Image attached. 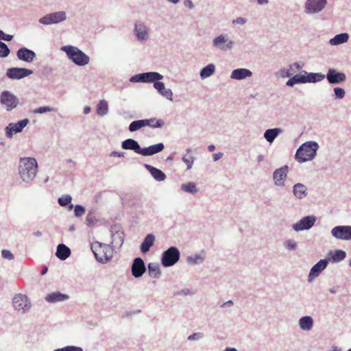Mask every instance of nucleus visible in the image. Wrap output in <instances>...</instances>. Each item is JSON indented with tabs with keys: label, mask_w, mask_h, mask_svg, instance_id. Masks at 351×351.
<instances>
[{
	"label": "nucleus",
	"mask_w": 351,
	"mask_h": 351,
	"mask_svg": "<svg viewBox=\"0 0 351 351\" xmlns=\"http://www.w3.org/2000/svg\"><path fill=\"white\" fill-rule=\"evenodd\" d=\"M290 69H295L294 71H298L299 73L291 77L287 82L286 85L293 87L297 84L316 83L322 81L325 78V75L322 73H308L302 70L303 64L295 62L289 65Z\"/></svg>",
	"instance_id": "f257e3e1"
},
{
	"label": "nucleus",
	"mask_w": 351,
	"mask_h": 351,
	"mask_svg": "<svg viewBox=\"0 0 351 351\" xmlns=\"http://www.w3.org/2000/svg\"><path fill=\"white\" fill-rule=\"evenodd\" d=\"M38 168V162L34 158H21L18 165V174L20 179L25 184H30L36 178Z\"/></svg>",
	"instance_id": "f03ea898"
},
{
	"label": "nucleus",
	"mask_w": 351,
	"mask_h": 351,
	"mask_svg": "<svg viewBox=\"0 0 351 351\" xmlns=\"http://www.w3.org/2000/svg\"><path fill=\"white\" fill-rule=\"evenodd\" d=\"M319 146L315 141H307L302 143L297 149L295 158L299 163L313 160L317 156Z\"/></svg>",
	"instance_id": "7ed1b4c3"
},
{
	"label": "nucleus",
	"mask_w": 351,
	"mask_h": 351,
	"mask_svg": "<svg viewBox=\"0 0 351 351\" xmlns=\"http://www.w3.org/2000/svg\"><path fill=\"white\" fill-rule=\"evenodd\" d=\"M60 50L66 53L69 60L78 66H84L90 62L89 56L77 47L64 45L60 47Z\"/></svg>",
	"instance_id": "20e7f679"
},
{
	"label": "nucleus",
	"mask_w": 351,
	"mask_h": 351,
	"mask_svg": "<svg viewBox=\"0 0 351 351\" xmlns=\"http://www.w3.org/2000/svg\"><path fill=\"white\" fill-rule=\"evenodd\" d=\"M91 250L99 263L106 264L112 260L114 249L110 244L95 241L91 244Z\"/></svg>",
	"instance_id": "39448f33"
},
{
	"label": "nucleus",
	"mask_w": 351,
	"mask_h": 351,
	"mask_svg": "<svg viewBox=\"0 0 351 351\" xmlns=\"http://www.w3.org/2000/svg\"><path fill=\"white\" fill-rule=\"evenodd\" d=\"M211 45L213 48L217 51L228 52L234 48L235 42L230 38L228 34H220L213 38Z\"/></svg>",
	"instance_id": "423d86ee"
},
{
	"label": "nucleus",
	"mask_w": 351,
	"mask_h": 351,
	"mask_svg": "<svg viewBox=\"0 0 351 351\" xmlns=\"http://www.w3.org/2000/svg\"><path fill=\"white\" fill-rule=\"evenodd\" d=\"M14 309L20 314H25L30 311L32 302L30 299L25 294L18 293L12 298Z\"/></svg>",
	"instance_id": "0eeeda50"
},
{
	"label": "nucleus",
	"mask_w": 351,
	"mask_h": 351,
	"mask_svg": "<svg viewBox=\"0 0 351 351\" xmlns=\"http://www.w3.org/2000/svg\"><path fill=\"white\" fill-rule=\"evenodd\" d=\"M164 78L160 73L155 71L142 73L132 76L130 82L132 83H153L158 82Z\"/></svg>",
	"instance_id": "6e6552de"
},
{
	"label": "nucleus",
	"mask_w": 351,
	"mask_h": 351,
	"mask_svg": "<svg viewBox=\"0 0 351 351\" xmlns=\"http://www.w3.org/2000/svg\"><path fill=\"white\" fill-rule=\"evenodd\" d=\"M180 253L176 247L172 246L163 252L161 256V263L165 267L174 265L180 259Z\"/></svg>",
	"instance_id": "1a4fd4ad"
},
{
	"label": "nucleus",
	"mask_w": 351,
	"mask_h": 351,
	"mask_svg": "<svg viewBox=\"0 0 351 351\" xmlns=\"http://www.w3.org/2000/svg\"><path fill=\"white\" fill-rule=\"evenodd\" d=\"M66 14L64 11H58L46 14L43 17L39 19L38 22L45 25H51L57 24L66 21Z\"/></svg>",
	"instance_id": "9d476101"
},
{
	"label": "nucleus",
	"mask_w": 351,
	"mask_h": 351,
	"mask_svg": "<svg viewBox=\"0 0 351 351\" xmlns=\"http://www.w3.org/2000/svg\"><path fill=\"white\" fill-rule=\"evenodd\" d=\"M134 34L138 41L144 43L149 38V29L142 21H136L134 24Z\"/></svg>",
	"instance_id": "9b49d317"
},
{
	"label": "nucleus",
	"mask_w": 351,
	"mask_h": 351,
	"mask_svg": "<svg viewBox=\"0 0 351 351\" xmlns=\"http://www.w3.org/2000/svg\"><path fill=\"white\" fill-rule=\"evenodd\" d=\"M317 221L315 215H308L302 217L292 225V228L295 232L308 230L313 228Z\"/></svg>",
	"instance_id": "f8f14e48"
},
{
	"label": "nucleus",
	"mask_w": 351,
	"mask_h": 351,
	"mask_svg": "<svg viewBox=\"0 0 351 351\" xmlns=\"http://www.w3.org/2000/svg\"><path fill=\"white\" fill-rule=\"evenodd\" d=\"M327 4V0H306L304 10L308 14H315L322 11Z\"/></svg>",
	"instance_id": "ddd939ff"
},
{
	"label": "nucleus",
	"mask_w": 351,
	"mask_h": 351,
	"mask_svg": "<svg viewBox=\"0 0 351 351\" xmlns=\"http://www.w3.org/2000/svg\"><path fill=\"white\" fill-rule=\"evenodd\" d=\"M111 246L113 249H119L122 246L124 241V233L121 228L118 225L111 227Z\"/></svg>",
	"instance_id": "4468645a"
},
{
	"label": "nucleus",
	"mask_w": 351,
	"mask_h": 351,
	"mask_svg": "<svg viewBox=\"0 0 351 351\" xmlns=\"http://www.w3.org/2000/svg\"><path fill=\"white\" fill-rule=\"evenodd\" d=\"M331 234L339 240L351 241V226H337L331 230Z\"/></svg>",
	"instance_id": "2eb2a0df"
},
{
	"label": "nucleus",
	"mask_w": 351,
	"mask_h": 351,
	"mask_svg": "<svg viewBox=\"0 0 351 351\" xmlns=\"http://www.w3.org/2000/svg\"><path fill=\"white\" fill-rule=\"evenodd\" d=\"M288 172L289 167L287 165L276 169L273 172V181L276 186L284 187L285 186V181L287 178Z\"/></svg>",
	"instance_id": "dca6fc26"
},
{
	"label": "nucleus",
	"mask_w": 351,
	"mask_h": 351,
	"mask_svg": "<svg viewBox=\"0 0 351 351\" xmlns=\"http://www.w3.org/2000/svg\"><path fill=\"white\" fill-rule=\"evenodd\" d=\"M29 122L28 119H24L15 123H10L5 129L6 136L8 138H12L14 134L21 132Z\"/></svg>",
	"instance_id": "f3484780"
},
{
	"label": "nucleus",
	"mask_w": 351,
	"mask_h": 351,
	"mask_svg": "<svg viewBox=\"0 0 351 351\" xmlns=\"http://www.w3.org/2000/svg\"><path fill=\"white\" fill-rule=\"evenodd\" d=\"M33 73V71L25 68L12 67L7 70L6 75L12 80H21Z\"/></svg>",
	"instance_id": "a211bd4d"
},
{
	"label": "nucleus",
	"mask_w": 351,
	"mask_h": 351,
	"mask_svg": "<svg viewBox=\"0 0 351 351\" xmlns=\"http://www.w3.org/2000/svg\"><path fill=\"white\" fill-rule=\"evenodd\" d=\"M329 84H339L346 82V75L343 72H339L335 69H329L325 75Z\"/></svg>",
	"instance_id": "6ab92c4d"
},
{
	"label": "nucleus",
	"mask_w": 351,
	"mask_h": 351,
	"mask_svg": "<svg viewBox=\"0 0 351 351\" xmlns=\"http://www.w3.org/2000/svg\"><path fill=\"white\" fill-rule=\"evenodd\" d=\"M19 99L9 91L1 93V104L5 105L6 110L10 111L19 104Z\"/></svg>",
	"instance_id": "aec40b11"
},
{
	"label": "nucleus",
	"mask_w": 351,
	"mask_h": 351,
	"mask_svg": "<svg viewBox=\"0 0 351 351\" xmlns=\"http://www.w3.org/2000/svg\"><path fill=\"white\" fill-rule=\"evenodd\" d=\"M328 264V260L321 259L315 265H314L308 274V281L312 282L315 278L318 277L321 272L326 268Z\"/></svg>",
	"instance_id": "412c9836"
},
{
	"label": "nucleus",
	"mask_w": 351,
	"mask_h": 351,
	"mask_svg": "<svg viewBox=\"0 0 351 351\" xmlns=\"http://www.w3.org/2000/svg\"><path fill=\"white\" fill-rule=\"evenodd\" d=\"M131 271L133 276L136 278L141 277L145 273L146 267L141 258L138 257L134 259Z\"/></svg>",
	"instance_id": "4be33fe9"
},
{
	"label": "nucleus",
	"mask_w": 351,
	"mask_h": 351,
	"mask_svg": "<svg viewBox=\"0 0 351 351\" xmlns=\"http://www.w3.org/2000/svg\"><path fill=\"white\" fill-rule=\"evenodd\" d=\"M16 56L20 60L32 62L36 57V53L26 47H22L17 51Z\"/></svg>",
	"instance_id": "5701e85b"
},
{
	"label": "nucleus",
	"mask_w": 351,
	"mask_h": 351,
	"mask_svg": "<svg viewBox=\"0 0 351 351\" xmlns=\"http://www.w3.org/2000/svg\"><path fill=\"white\" fill-rule=\"evenodd\" d=\"M153 86L162 97L170 101H173V91L170 88H167L163 82L159 80L158 82H155Z\"/></svg>",
	"instance_id": "b1692460"
},
{
	"label": "nucleus",
	"mask_w": 351,
	"mask_h": 351,
	"mask_svg": "<svg viewBox=\"0 0 351 351\" xmlns=\"http://www.w3.org/2000/svg\"><path fill=\"white\" fill-rule=\"evenodd\" d=\"M252 72L245 68H239L233 70L230 73V78L234 80H243L247 77H251Z\"/></svg>",
	"instance_id": "393cba45"
},
{
	"label": "nucleus",
	"mask_w": 351,
	"mask_h": 351,
	"mask_svg": "<svg viewBox=\"0 0 351 351\" xmlns=\"http://www.w3.org/2000/svg\"><path fill=\"white\" fill-rule=\"evenodd\" d=\"M165 148L162 143H158L147 147L141 148L140 154L143 156H149L162 152Z\"/></svg>",
	"instance_id": "a878e982"
},
{
	"label": "nucleus",
	"mask_w": 351,
	"mask_h": 351,
	"mask_svg": "<svg viewBox=\"0 0 351 351\" xmlns=\"http://www.w3.org/2000/svg\"><path fill=\"white\" fill-rule=\"evenodd\" d=\"M206 257V253L204 251H201L189 256L186 258V263L192 266L201 265L204 262Z\"/></svg>",
	"instance_id": "bb28decb"
},
{
	"label": "nucleus",
	"mask_w": 351,
	"mask_h": 351,
	"mask_svg": "<svg viewBox=\"0 0 351 351\" xmlns=\"http://www.w3.org/2000/svg\"><path fill=\"white\" fill-rule=\"evenodd\" d=\"M293 194L298 199H303L308 195L307 186L302 183H297L293 186Z\"/></svg>",
	"instance_id": "cd10ccee"
},
{
	"label": "nucleus",
	"mask_w": 351,
	"mask_h": 351,
	"mask_svg": "<svg viewBox=\"0 0 351 351\" xmlns=\"http://www.w3.org/2000/svg\"><path fill=\"white\" fill-rule=\"evenodd\" d=\"M144 167L156 181L162 182L166 179L165 173L161 170L148 164H145Z\"/></svg>",
	"instance_id": "c85d7f7f"
},
{
	"label": "nucleus",
	"mask_w": 351,
	"mask_h": 351,
	"mask_svg": "<svg viewBox=\"0 0 351 351\" xmlns=\"http://www.w3.org/2000/svg\"><path fill=\"white\" fill-rule=\"evenodd\" d=\"M121 147L124 149L133 150L135 153L140 154L141 147L138 143L132 138H128L121 143Z\"/></svg>",
	"instance_id": "c756f323"
},
{
	"label": "nucleus",
	"mask_w": 351,
	"mask_h": 351,
	"mask_svg": "<svg viewBox=\"0 0 351 351\" xmlns=\"http://www.w3.org/2000/svg\"><path fill=\"white\" fill-rule=\"evenodd\" d=\"M69 298V297L66 294H64L60 292H53L45 297V300L48 302L56 303L66 300Z\"/></svg>",
	"instance_id": "7c9ffc66"
},
{
	"label": "nucleus",
	"mask_w": 351,
	"mask_h": 351,
	"mask_svg": "<svg viewBox=\"0 0 351 351\" xmlns=\"http://www.w3.org/2000/svg\"><path fill=\"white\" fill-rule=\"evenodd\" d=\"M298 324L302 330L309 331L313 328V319L311 316L306 315L299 319Z\"/></svg>",
	"instance_id": "2f4dec72"
},
{
	"label": "nucleus",
	"mask_w": 351,
	"mask_h": 351,
	"mask_svg": "<svg viewBox=\"0 0 351 351\" xmlns=\"http://www.w3.org/2000/svg\"><path fill=\"white\" fill-rule=\"evenodd\" d=\"M282 129L280 128L268 129L265 131L263 136L267 142L271 143L280 134L282 133Z\"/></svg>",
	"instance_id": "473e14b6"
},
{
	"label": "nucleus",
	"mask_w": 351,
	"mask_h": 351,
	"mask_svg": "<svg viewBox=\"0 0 351 351\" xmlns=\"http://www.w3.org/2000/svg\"><path fill=\"white\" fill-rule=\"evenodd\" d=\"M349 34L348 33H341L337 34L333 38L329 40V44L331 46H337L346 43L349 40Z\"/></svg>",
	"instance_id": "72a5a7b5"
},
{
	"label": "nucleus",
	"mask_w": 351,
	"mask_h": 351,
	"mask_svg": "<svg viewBox=\"0 0 351 351\" xmlns=\"http://www.w3.org/2000/svg\"><path fill=\"white\" fill-rule=\"evenodd\" d=\"M56 256L62 260H66L71 255V250L64 244H59L56 252Z\"/></svg>",
	"instance_id": "f704fd0d"
},
{
	"label": "nucleus",
	"mask_w": 351,
	"mask_h": 351,
	"mask_svg": "<svg viewBox=\"0 0 351 351\" xmlns=\"http://www.w3.org/2000/svg\"><path fill=\"white\" fill-rule=\"evenodd\" d=\"M155 241V237L152 234H147L141 245V251L143 253H147L149 252L150 247L154 245Z\"/></svg>",
	"instance_id": "c9c22d12"
},
{
	"label": "nucleus",
	"mask_w": 351,
	"mask_h": 351,
	"mask_svg": "<svg viewBox=\"0 0 351 351\" xmlns=\"http://www.w3.org/2000/svg\"><path fill=\"white\" fill-rule=\"evenodd\" d=\"M215 66L214 64H208L202 68L199 72V76L202 80L206 79L213 75L215 72Z\"/></svg>",
	"instance_id": "e433bc0d"
},
{
	"label": "nucleus",
	"mask_w": 351,
	"mask_h": 351,
	"mask_svg": "<svg viewBox=\"0 0 351 351\" xmlns=\"http://www.w3.org/2000/svg\"><path fill=\"white\" fill-rule=\"evenodd\" d=\"M148 273L151 278H158L161 274V271L158 264L156 263H149Z\"/></svg>",
	"instance_id": "4c0bfd02"
},
{
	"label": "nucleus",
	"mask_w": 351,
	"mask_h": 351,
	"mask_svg": "<svg viewBox=\"0 0 351 351\" xmlns=\"http://www.w3.org/2000/svg\"><path fill=\"white\" fill-rule=\"evenodd\" d=\"M180 189L182 191L191 194H195L199 191V189L197 187L196 184L193 182L182 184L180 186Z\"/></svg>",
	"instance_id": "58836bf2"
},
{
	"label": "nucleus",
	"mask_w": 351,
	"mask_h": 351,
	"mask_svg": "<svg viewBox=\"0 0 351 351\" xmlns=\"http://www.w3.org/2000/svg\"><path fill=\"white\" fill-rule=\"evenodd\" d=\"M149 122L143 119L134 121L129 125L128 129L130 132H133L147 126Z\"/></svg>",
	"instance_id": "ea45409f"
},
{
	"label": "nucleus",
	"mask_w": 351,
	"mask_h": 351,
	"mask_svg": "<svg viewBox=\"0 0 351 351\" xmlns=\"http://www.w3.org/2000/svg\"><path fill=\"white\" fill-rule=\"evenodd\" d=\"M96 111L98 115L104 117L108 112V104L107 101L101 99L97 105Z\"/></svg>",
	"instance_id": "a19ab883"
},
{
	"label": "nucleus",
	"mask_w": 351,
	"mask_h": 351,
	"mask_svg": "<svg viewBox=\"0 0 351 351\" xmlns=\"http://www.w3.org/2000/svg\"><path fill=\"white\" fill-rule=\"evenodd\" d=\"M293 69H281L275 73V76L277 78H286V77H293Z\"/></svg>",
	"instance_id": "79ce46f5"
},
{
	"label": "nucleus",
	"mask_w": 351,
	"mask_h": 351,
	"mask_svg": "<svg viewBox=\"0 0 351 351\" xmlns=\"http://www.w3.org/2000/svg\"><path fill=\"white\" fill-rule=\"evenodd\" d=\"M72 201V197L70 195H66L62 197H60L58 199V204L61 206H66L69 204V210L73 209L74 207L73 204H71Z\"/></svg>",
	"instance_id": "37998d69"
},
{
	"label": "nucleus",
	"mask_w": 351,
	"mask_h": 351,
	"mask_svg": "<svg viewBox=\"0 0 351 351\" xmlns=\"http://www.w3.org/2000/svg\"><path fill=\"white\" fill-rule=\"evenodd\" d=\"M346 257V253L345 251L341 250H335L333 255L332 256V261L335 263H339L345 259Z\"/></svg>",
	"instance_id": "c03bdc74"
},
{
	"label": "nucleus",
	"mask_w": 351,
	"mask_h": 351,
	"mask_svg": "<svg viewBox=\"0 0 351 351\" xmlns=\"http://www.w3.org/2000/svg\"><path fill=\"white\" fill-rule=\"evenodd\" d=\"M182 160L186 165V169L190 170L194 163L195 158L191 155L184 154L182 157Z\"/></svg>",
	"instance_id": "a18cd8bd"
},
{
	"label": "nucleus",
	"mask_w": 351,
	"mask_h": 351,
	"mask_svg": "<svg viewBox=\"0 0 351 351\" xmlns=\"http://www.w3.org/2000/svg\"><path fill=\"white\" fill-rule=\"evenodd\" d=\"M144 120L149 122V124L147 126H150L153 128H160L164 125L163 121L160 119H156V118Z\"/></svg>",
	"instance_id": "49530a36"
},
{
	"label": "nucleus",
	"mask_w": 351,
	"mask_h": 351,
	"mask_svg": "<svg viewBox=\"0 0 351 351\" xmlns=\"http://www.w3.org/2000/svg\"><path fill=\"white\" fill-rule=\"evenodd\" d=\"M283 245L288 251H293L297 249L298 243L293 239H287L284 241Z\"/></svg>",
	"instance_id": "de8ad7c7"
},
{
	"label": "nucleus",
	"mask_w": 351,
	"mask_h": 351,
	"mask_svg": "<svg viewBox=\"0 0 351 351\" xmlns=\"http://www.w3.org/2000/svg\"><path fill=\"white\" fill-rule=\"evenodd\" d=\"M333 97L335 99H342L344 98L346 95V91L343 88L341 87H335L333 89Z\"/></svg>",
	"instance_id": "09e8293b"
},
{
	"label": "nucleus",
	"mask_w": 351,
	"mask_h": 351,
	"mask_svg": "<svg viewBox=\"0 0 351 351\" xmlns=\"http://www.w3.org/2000/svg\"><path fill=\"white\" fill-rule=\"evenodd\" d=\"M56 111V109L53 107L49 106H42L37 108L33 110V113L34 114H43L49 112H53Z\"/></svg>",
	"instance_id": "8fccbe9b"
},
{
	"label": "nucleus",
	"mask_w": 351,
	"mask_h": 351,
	"mask_svg": "<svg viewBox=\"0 0 351 351\" xmlns=\"http://www.w3.org/2000/svg\"><path fill=\"white\" fill-rule=\"evenodd\" d=\"M96 221L97 219L94 216V212L92 210L89 211L86 217V224L89 226H93Z\"/></svg>",
	"instance_id": "3c124183"
},
{
	"label": "nucleus",
	"mask_w": 351,
	"mask_h": 351,
	"mask_svg": "<svg viewBox=\"0 0 351 351\" xmlns=\"http://www.w3.org/2000/svg\"><path fill=\"white\" fill-rule=\"evenodd\" d=\"M53 351H83V349L78 346H67L61 348L56 349Z\"/></svg>",
	"instance_id": "603ef678"
},
{
	"label": "nucleus",
	"mask_w": 351,
	"mask_h": 351,
	"mask_svg": "<svg viewBox=\"0 0 351 351\" xmlns=\"http://www.w3.org/2000/svg\"><path fill=\"white\" fill-rule=\"evenodd\" d=\"M86 210L81 205H75L74 207V215L77 217H80L85 214Z\"/></svg>",
	"instance_id": "864d4df0"
},
{
	"label": "nucleus",
	"mask_w": 351,
	"mask_h": 351,
	"mask_svg": "<svg viewBox=\"0 0 351 351\" xmlns=\"http://www.w3.org/2000/svg\"><path fill=\"white\" fill-rule=\"evenodd\" d=\"M204 333L202 332H194L193 334H191V335H189L188 337V340L189 341H198L202 338H204Z\"/></svg>",
	"instance_id": "5fc2aeb1"
},
{
	"label": "nucleus",
	"mask_w": 351,
	"mask_h": 351,
	"mask_svg": "<svg viewBox=\"0 0 351 351\" xmlns=\"http://www.w3.org/2000/svg\"><path fill=\"white\" fill-rule=\"evenodd\" d=\"M1 256L8 260H13L14 258V254L9 250H1Z\"/></svg>",
	"instance_id": "6e6d98bb"
},
{
	"label": "nucleus",
	"mask_w": 351,
	"mask_h": 351,
	"mask_svg": "<svg viewBox=\"0 0 351 351\" xmlns=\"http://www.w3.org/2000/svg\"><path fill=\"white\" fill-rule=\"evenodd\" d=\"M10 53V49L8 45L1 42V58L7 57Z\"/></svg>",
	"instance_id": "4d7b16f0"
},
{
	"label": "nucleus",
	"mask_w": 351,
	"mask_h": 351,
	"mask_svg": "<svg viewBox=\"0 0 351 351\" xmlns=\"http://www.w3.org/2000/svg\"><path fill=\"white\" fill-rule=\"evenodd\" d=\"M193 292L190 290L189 289H183L180 291H178L176 293V295H193Z\"/></svg>",
	"instance_id": "13d9d810"
},
{
	"label": "nucleus",
	"mask_w": 351,
	"mask_h": 351,
	"mask_svg": "<svg viewBox=\"0 0 351 351\" xmlns=\"http://www.w3.org/2000/svg\"><path fill=\"white\" fill-rule=\"evenodd\" d=\"M247 19L243 17H237L232 21L233 25H244L246 23Z\"/></svg>",
	"instance_id": "bf43d9fd"
},
{
	"label": "nucleus",
	"mask_w": 351,
	"mask_h": 351,
	"mask_svg": "<svg viewBox=\"0 0 351 351\" xmlns=\"http://www.w3.org/2000/svg\"><path fill=\"white\" fill-rule=\"evenodd\" d=\"M184 5L185 7L188 8L190 10H192L195 8L192 0H184Z\"/></svg>",
	"instance_id": "052dcab7"
},
{
	"label": "nucleus",
	"mask_w": 351,
	"mask_h": 351,
	"mask_svg": "<svg viewBox=\"0 0 351 351\" xmlns=\"http://www.w3.org/2000/svg\"><path fill=\"white\" fill-rule=\"evenodd\" d=\"M13 36L5 34L3 31H1V40L10 41L12 39Z\"/></svg>",
	"instance_id": "680f3d73"
},
{
	"label": "nucleus",
	"mask_w": 351,
	"mask_h": 351,
	"mask_svg": "<svg viewBox=\"0 0 351 351\" xmlns=\"http://www.w3.org/2000/svg\"><path fill=\"white\" fill-rule=\"evenodd\" d=\"M124 155H125L124 152H116V151H113L110 154V156H117L118 158H122L124 156Z\"/></svg>",
	"instance_id": "e2e57ef3"
},
{
	"label": "nucleus",
	"mask_w": 351,
	"mask_h": 351,
	"mask_svg": "<svg viewBox=\"0 0 351 351\" xmlns=\"http://www.w3.org/2000/svg\"><path fill=\"white\" fill-rule=\"evenodd\" d=\"M223 156V154L222 152H218L216 154H213V158L214 161L219 160L222 156Z\"/></svg>",
	"instance_id": "0e129e2a"
},
{
	"label": "nucleus",
	"mask_w": 351,
	"mask_h": 351,
	"mask_svg": "<svg viewBox=\"0 0 351 351\" xmlns=\"http://www.w3.org/2000/svg\"><path fill=\"white\" fill-rule=\"evenodd\" d=\"M265 159V157L263 154H258L256 157V161L258 163L262 162Z\"/></svg>",
	"instance_id": "69168bd1"
},
{
	"label": "nucleus",
	"mask_w": 351,
	"mask_h": 351,
	"mask_svg": "<svg viewBox=\"0 0 351 351\" xmlns=\"http://www.w3.org/2000/svg\"><path fill=\"white\" fill-rule=\"evenodd\" d=\"M256 1H257V3L259 5H267L269 3V0H256Z\"/></svg>",
	"instance_id": "338daca9"
},
{
	"label": "nucleus",
	"mask_w": 351,
	"mask_h": 351,
	"mask_svg": "<svg viewBox=\"0 0 351 351\" xmlns=\"http://www.w3.org/2000/svg\"><path fill=\"white\" fill-rule=\"evenodd\" d=\"M223 351H239L234 348H226Z\"/></svg>",
	"instance_id": "774afa93"
}]
</instances>
